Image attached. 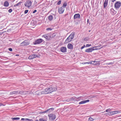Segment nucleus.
Instances as JSON below:
<instances>
[{
	"label": "nucleus",
	"mask_w": 121,
	"mask_h": 121,
	"mask_svg": "<svg viewBox=\"0 0 121 121\" xmlns=\"http://www.w3.org/2000/svg\"><path fill=\"white\" fill-rule=\"evenodd\" d=\"M24 121H32V120L26 118L25 119Z\"/></svg>",
	"instance_id": "7c9ffc66"
},
{
	"label": "nucleus",
	"mask_w": 121,
	"mask_h": 121,
	"mask_svg": "<svg viewBox=\"0 0 121 121\" xmlns=\"http://www.w3.org/2000/svg\"><path fill=\"white\" fill-rule=\"evenodd\" d=\"M111 11H114V10L113 9H111Z\"/></svg>",
	"instance_id": "603ef678"
},
{
	"label": "nucleus",
	"mask_w": 121,
	"mask_h": 121,
	"mask_svg": "<svg viewBox=\"0 0 121 121\" xmlns=\"http://www.w3.org/2000/svg\"><path fill=\"white\" fill-rule=\"evenodd\" d=\"M2 105V104H1L0 103V106H1Z\"/></svg>",
	"instance_id": "864d4df0"
},
{
	"label": "nucleus",
	"mask_w": 121,
	"mask_h": 121,
	"mask_svg": "<svg viewBox=\"0 0 121 121\" xmlns=\"http://www.w3.org/2000/svg\"><path fill=\"white\" fill-rule=\"evenodd\" d=\"M31 2L29 0L27 1L25 3L24 5L27 8H29L31 5Z\"/></svg>",
	"instance_id": "423d86ee"
},
{
	"label": "nucleus",
	"mask_w": 121,
	"mask_h": 121,
	"mask_svg": "<svg viewBox=\"0 0 121 121\" xmlns=\"http://www.w3.org/2000/svg\"><path fill=\"white\" fill-rule=\"evenodd\" d=\"M37 56L35 54H33L31 55L30 56L28 57V58L30 59H32L34 58H35L37 57Z\"/></svg>",
	"instance_id": "f8f14e48"
},
{
	"label": "nucleus",
	"mask_w": 121,
	"mask_h": 121,
	"mask_svg": "<svg viewBox=\"0 0 121 121\" xmlns=\"http://www.w3.org/2000/svg\"><path fill=\"white\" fill-rule=\"evenodd\" d=\"M49 117V119L51 120H53L56 118V116L55 115L53 114H50L48 115Z\"/></svg>",
	"instance_id": "9b49d317"
},
{
	"label": "nucleus",
	"mask_w": 121,
	"mask_h": 121,
	"mask_svg": "<svg viewBox=\"0 0 121 121\" xmlns=\"http://www.w3.org/2000/svg\"><path fill=\"white\" fill-rule=\"evenodd\" d=\"M102 47H101V46H100V47H97V48H100L99 49H100V48H102Z\"/></svg>",
	"instance_id": "09e8293b"
},
{
	"label": "nucleus",
	"mask_w": 121,
	"mask_h": 121,
	"mask_svg": "<svg viewBox=\"0 0 121 121\" xmlns=\"http://www.w3.org/2000/svg\"><path fill=\"white\" fill-rule=\"evenodd\" d=\"M9 3L8 1H6L4 2V6L5 7H6L8 6H9Z\"/></svg>",
	"instance_id": "4be33fe9"
},
{
	"label": "nucleus",
	"mask_w": 121,
	"mask_h": 121,
	"mask_svg": "<svg viewBox=\"0 0 121 121\" xmlns=\"http://www.w3.org/2000/svg\"><path fill=\"white\" fill-rule=\"evenodd\" d=\"M111 111V109L110 108H109L108 109H107L106 110V112H109V111Z\"/></svg>",
	"instance_id": "f704fd0d"
},
{
	"label": "nucleus",
	"mask_w": 121,
	"mask_h": 121,
	"mask_svg": "<svg viewBox=\"0 0 121 121\" xmlns=\"http://www.w3.org/2000/svg\"><path fill=\"white\" fill-rule=\"evenodd\" d=\"M89 101V99H87L86 100H84L80 102L79 104H84L86 103L87 102H88Z\"/></svg>",
	"instance_id": "4468645a"
},
{
	"label": "nucleus",
	"mask_w": 121,
	"mask_h": 121,
	"mask_svg": "<svg viewBox=\"0 0 121 121\" xmlns=\"http://www.w3.org/2000/svg\"><path fill=\"white\" fill-rule=\"evenodd\" d=\"M94 120V119L92 117H90L89 118V120L90 121H92Z\"/></svg>",
	"instance_id": "473e14b6"
},
{
	"label": "nucleus",
	"mask_w": 121,
	"mask_h": 121,
	"mask_svg": "<svg viewBox=\"0 0 121 121\" xmlns=\"http://www.w3.org/2000/svg\"><path fill=\"white\" fill-rule=\"evenodd\" d=\"M80 15L79 13L76 14L74 16V19H75L76 18H80Z\"/></svg>",
	"instance_id": "2eb2a0df"
},
{
	"label": "nucleus",
	"mask_w": 121,
	"mask_h": 121,
	"mask_svg": "<svg viewBox=\"0 0 121 121\" xmlns=\"http://www.w3.org/2000/svg\"><path fill=\"white\" fill-rule=\"evenodd\" d=\"M52 29L51 28H47L46 29V30H52Z\"/></svg>",
	"instance_id": "c9c22d12"
},
{
	"label": "nucleus",
	"mask_w": 121,
	"mask_h": 121,
	"mask_svg": "<svg viewBox=\"0 0 121 121\" xmlns=\"http://www.w3.org/2000/svg\"><path fill=\"white\" fill-rule=\"evenodd\" d=\"M39 121H47V120L43 118H40L39 119Z\"/></svg>",
	"instance_id": "c756f323"
},
{
	"label": "nucleus",
	"mask_w": 121,
	"mask_h": 121,
	"mask_svg": "<svg viewBox=\"0 0 121 121\" xmlns=\"http://www.w3.org/2000/svg\"><path fill=\"white\" fill-rule=\"evenodd\" d=\"M85 47V45H84L83 46H82L81 48V49H83V48Z\"/></svg>",
	"instance_id": "c03bdc74"
},
{
	"label": "nucleus",
	"mask_w": 121,
	"mask_h": 121,
	"mask_svg": "<svg viewBox=\"0 0 121 121\" xmlns=\"http://www.w3.org/2000/svg\"><path fill=\"white\" fill-rule=\"evenodd\" d=\"M25 119H24V118H22L21 119V120L22 121L24 120H24Z\"/></svg>",
	"instance_id": "8fccbe9b"
},
{
	"label": "nucleus",
	"mask_w": 121,
	"mask_h": 121,
	"mask_svg": "<svg viewBox=\"0 0 121 121\" xmlns=\"http://www.w3.org/2000/svg\"><path fill=\"white\" fill-rule=\"evenodd\" d=\"M60 0H59L57 3V4L58 5H60Z\"/></svg>",
	"instance_id": "a19ab883"
},
{
	"label": "nucleus",
	"mask_w": 121,
	"mask_h": 121,
	"mask_svg": "<svg viewBox=\"0 0 121 121\" xmlns=\"http://www.w3.org/2000/svg\"><path fill=\"white\" fill-rule=\"evenodd\" d=\"M48 35H43V37H44L47 39H49Z\"/></svg>",
	"instance_id": "b1692460"
},
{
	"label": "nucleus",
	"mask_w": 121,
	"mask_h": 121,
	"mask_svg": "<svg viewBox=\"0 0 121 121\" xmlns=\"http://www.w3.org/2000/svg\"><path fill=\"white\" fill-rule=\"evenodd\" d=\"M21 2H19L17 4H15L14 5V6L15 7H16V6H19L21 5Z\"/></svg>",
	"instance_id": "cd10ccee"
},
{
	"label": "nucleus",
	"mask_w": 121,
	"mask_h": 121,
	"mask_svg": "<svg viewBox=\"0 0 121 121\" xmlns=\"http://www.w3.org/2000/svg\"><path fill=\"white\" fill-rule=\"evenodd\" d=\"M29 91V92H28V94H33V92L32 91Z\"/></svg>",
	"instance_id": "ea45409f"
},
{
	"label": "nucleus",
	"mask_w": 121,
	"mask_h": 121,
	"mask_svg": "<svg viewBox=\"0 0 121 121\" xmlns=\"http://www.w3.org/2000/svg\"><path fill=\"white\" fill-rule=\"evenodd\" d=\"M92 48H91L88 49H86L85 50V51L86 52H91L92 51Z\"/></svg>",
	"instance_id": "a211bd4d"
},
{
	"label": "nucleus",
	"mask_w": 121,
	"mask_h": 121,
	"mask_svg": "<svg viewBox=\"0 0 121 121\" xmlns=\"http://www.w3.org/2000/svg\"><path fill=\"white\" fill-rule=\"evenodd\" d=\"M74 35V33H72L66 40L65 42L67 43L71 42L73 38Z\"/></svg>",
	"instance_id": "f03ea898"
},
{
	"label": "nucleus",
	"mask_w": 121,
	"mask_h": 121,
	"mask_svg": "<svg viewBox=\"0 0 121 121\" xmlns=\"http://www.w3.org/2000/svg\"><path fill=\"white\" fill-rule=\"evenodd\" d=\"M12 10L11 9H10L8 11L9 13H11L12 11Z\"/></svg>",
	"instance_id": "4c0bfd02"
},
{
	"label": "nucleus",
	"mask_w": 121,
	"mask_h": 121,
	"mask_svg": "<svg viewBox=\"0 0 121 121\" xmlns=\"http://www.w3.org/2000/svg\"><path fill=\"white\" fill-rule=\"evenodd\" d=\"M35 121H39L38 120H35Z\"/></svg>",
	"instance_id": "5fc2aeb1"
},
{
	"label": "nucleus",
	"mask_w": 121,
	"mask_h": 121,
	"mask_svg": "<svg viewBox=\"0 0 121 121\" xmlns=\"http://www.w3.org/2000/svg\"><path fill=\"white\" fill-rule=\"evenodd\" d=\"M18 94V92L17 91H14L12 92H11L10 93V95L15 94L17 95Z\"/></svg>",
	"instance_id": "aec40b11"
},
{
	"label": "nucleus",
	"mask_w": 121,
	"mask_h": 121,
	"mask_svg": "<svg viewBox=\"0 0 121 121\" xmlns=\"http://www.w3.org/2000/svg\"><path fill=\"white\" fill-rule=\"evenodd\" d=\"M58 11L59 13H60V7L59 6L58 7Z\"/></svg>",
	"instance_id": "72a5a7b5"
},
{
	"label": "nucleus",
	"mask_w": 121,
	"mask_h": 121,
	"mask_svg": "<svg viewBox=\"0 0 121 121\" xmlns=\"http://www.w3.org/2000/svg\"><path fill=\"white\" fill-rule=\"evenodd\" d=\"M99 64V62L98 63H96L95 64H94V65H98V64Z\"/></svg>",
	"instance_id": "a18cd8bd"
},
{
	"label": "nucleus",
	"mask_w": 121,
	"mask_h": 121,
	"mask_svg": "<svg viewBox=\"0 0 121 121\" xmlns=\"http://www.w3.org/2000/svg\"><path fill=\"white\" fill-rule=\"evenodd\" d=\"M82 97V96H80L76 97H73L70 98V100L72 101H78L81 100H82V99L81 98Z\"/></svg>",
	"instance_id": "7ed1b4c3"
},
{
	"label": "nucleus",
	"mask_w": 121,
	"mask_h": 121,
	"mask_svg": "<svg viewBox=\"0 0 121 121\" xmlns=\"http://www.w3.org/2000/svg\"><path fill=\"white\" fill-rule=\"evenodd\" d=\"M52 35H53V36H55V34L54 33Z\"/></svg>",
	"instance_id": "3c124183"
},
{
	"label": "nucleus",
	"mask_w": 121,
	"mask_h": 121,
	"mask_svg": "<svg viewBox=\"0 0 121 121\" xmlns=\"http://www.w3.org/2000/svg\"><path fill=\"white\" fill-rule=\"evenodd\" d=\"M67 48L66 47H62L61 48V51L63 53L66 52Z\"/></svg>",
	"instance_id": "dca6fc26"
},
{
	"label": "nucleus",
	"mask_w": 121,
	"mask_h": 121,
	"mask_svg": "<svg viewBox=\"0 0 121 121\" xmlns=\"http://www.w3.org/2000/svg\"><path fill=\"white\" fill-rule=\"evenodd\" d=\"M107 114H108V115L109 116H111V115H114L113 112V111L109 112L107 113Z\"/></svg>",
	"instance_id": "a878e982"
},
{
	"label": "nucleus",
	"mask_w": 121,
	"mask_h": 121,
	"mask_svg": "<svg viewBox=\"0 0 121 121\" xmlns=\"http://www.w3.org/2000/svg\"><path fill=\"white\" fill-rule=\"evenodd\" d=\"M36 12H37V10H35L32 13H35Z\"/></svg>",
	"instance_id": "37998d69"
},
{
	"label": "nucleus",
	"mask_w": 121,
	"mask_h": 121,
	"mask_svg": "<svg viewBox=\"0 0 121 121\" xmlns=\"http://www.w3.org/2000/svg\"><path fill=\"white\" fill-rule=\"evenodd\" d=\"M30 44L29 42L27 40H25L22 42L20 44V46H24L29 45Z\"/></svg>",
	"instance_id": "20e7f679"
},
{
	"label": "nucleus",
	"mask_w": 121,
	"mask_h": 121,
	"mask_svg": "<svg viewBox=\"0 0 121 121\" xmlns=\"http://www.w3.org/2000/svg\"><path fill=\"white\" fill-rule=\"evenodd\" d=\"M108 1V0H105L104 4V8H105L107 5Z\"/></svg>",
	"instance_id": "6ab92c4d"
},
{
	"label": "nucleus",
	"mask_w": 121,
	"mask_h": 121,
	"mask_svg": "<svg viewBox=\"0 0 121 121\" xmlns=\"http://www.w3.org/2000/svg\"><path fill=\"white\" fill-rule=\"evenodd\" d=\"M97 62L96 61H89L87 62V64H93L95 62Z\"/></svg>",
	"instance_id": "412c9836"
},
{
	"label": "nucleus",
	"mask_w": 121,
	"mask_h": 121,
	"mask_svg": "<svg viewBox=\"0 0 121 121\" xmlns=\"http://www.w3.org/2000/svg\"><path fill=\"white\" fill-rule=\"evenodd\" d=\"M121 6V2L120 1L117 2L115 4L114 7L116 9H119Z\"/></svg>",
	"instance_id": "0eeeda50"
},
{
	"label": "nucleus",
	"mask_w": 121,
	"mask_h": 121,
	"mask_svg": "<svg viewBox=\"0 0 121 121\" xmlns=\"http://www.w3.org/2000/svg\"><path fill=\"white\" fill-rule=\"evenodd\" d=\"M53 19V17L52 15H50L48 16V19L49 21H52Z\"/></svg>",
	"instance_id": "393cba45"
},
{
	"label": "nucleus",
	"mask_w": 121,
	"mask_h": 121,
	"mask_svg": "<svg viewBox=\"0 0 121 121\" xmlns=\"http://www.w3.org/2000/svg\"><path fill=\"white\" fill-rule=\"evenodd\" d=\"M28 10H26L25 11L24 13L25 14H26L27 13Z\"/></svg>",
	"instance_id": "58836bf2"
},
{
	"label": "nucleus",
	"mask_w": 121,
	"mask_h": 121,
	"mask_svg": "<svg viewBox=\"0 0 121 121\" xmlns=\"http://www.w3.org/2000/svg\"><path fill=\"white\" fill-rule=\"evenodd\" d=\"M82 64H87V62H83L82 63Z\"/></svg>",
	"instance_id": "de8ad7c7"
},
{
	"label": "nucleus",
	"mask_w": 121,
	"mask_h": 121,
	"mask_svg": "<svg viewBox=\"0 0 121 121\" xmlns=\"http://www.w3.org/2000/svg\"><path fill=\"white\" fill-rule=\"evenodd\" d=\"M35 95H40L42 94H44L43 93V91L41 90H39L35 92Z\"/></svg>",
	"instance_id": "1a4fd4ad"
},
{
	"label": "nucleus",
	"mask_w": 121,
	"mask_h": 121,
	"mask_svg": "<svg viewBox=\"0 0 121 121\" xmlns=\"http://www.w3.org/2000/svg\"><path fill=\"white\" fill-rule=\"evenodd\" d=\"M67 47L69 49H73V46L72 44L69 43L68 44Z\"/></svg>",
	"instance_id": "ddd939ff"
},
{
	"label": "nucleus",
	"mask_w": 121,
	"mask_h": 121,
	"mask_svg": "<svg viewBox=\"0 0 121 121\" xmlns=\"http://www.w3.org/2000/svg\"><path fill=\"white\" fill-rule=\"evenodd\" d=\"M113 112L114 115L117 113H120L121 112V111H115Z\"/></svg>",
	"instance_id": "5701e85b"
},
{
	"label": "nucleus",
	"mask_w": 121,
	"mask_h": 121,
	"mask_svg": "<svg viewBox=\"0 0 121 121\" xmlns=\"http://www.w3.org/2000/svg\"><path fill=\"white\" fill-rule=\"evenodd\" d=\"M91 46V44H87L86 45V47H90Z\"/></svg>",
	"instance_id": "e433bc0d"
},
{
	"label": "nucleus",
	"mask_w": 121,
	"mask_h": 121,
	"mask_svg": "<svg viewBox=\"0 0 121 121\" xmlns=\"http://www.w3.org/2000/svg\"><path fill=\"white\" fill-rule=\"evenodd\" d=\"M18 94L19 95H26L28 94V92L29 91H17Z\"/></svg>",
	"instance_id": "39448f33"
},
{
	"label": "nucleus",
	"mask_w": 121,
	"mask_h": 121,
	"mask_svg": "<svg viewBox=\"0 0 121 121\" xmlns=\"http://www.w3.org/2000/svg\"><path fill=\"white\" fill-rule=\"evenodd\" d=\"M101 46V45H100L98 46H95L93 47H92L91 48H92V51H93L94 50H98L100 48H97L98 47H100V46Z\"/></svg>",
	"instance_id": "f3484780"
},
{
	"label": "nucleus",
	"mask_w": 121,
	"mask_h": 121,
	"mask_svg": "<svg viewBox=\"0 0 121 121\" xmlns=\"http://www.w3.org/2000/svg\"><path fill=\"white\" fill-rule=\"evenodd\" d=\"M56 88L55 87H51L46 88L43 90V93L45 94L50 93L56 91Z\"/></svg>",
	"instance_id": "f257e3e1"
},
{
	"label": "nucleus",
	"mask_w": 121,
	"mask_h": 121,
	"mask_svg": "<svg viewBox=\"0 0 121 121\" xmlns=\"http://www.w3.org/2000/svg\"><path fill=\"white\" fill-rule=\"evenodd\" d=\"M94 97H95L93 96L92 97L93 98Z\"/></svg>",
	"instance_id": "6e6d98bb"
},
{
	"label": "nucleus",
	"mask_w": 121,
	"mask_h": 121,
	"mask_svg": "<svg viewBox=\"0 0 121 121\" xmlns=\"http://www.w3.org/2000/svg\"><path fill=\"white\" fill-rule=\"evenodd\" d=\"M48 112L49 111V112H50L54 110V108H50L48 109Z\"/></svg>",
	"instance_id": "2f4dec72"
},
{
	"label": "nucleus",
	"mask_w": 121,
	"mask_h": 121,
	"mask_svg": "<svg viewBox=\"0 0 121 121\" xmlns=\"http://www.w3.org/2000/svg\"><path fill=\"white\" fill-rule=\"evenodd\" d=\"M67 5V4L66 2H65L63 4L62 7H61V12L63 13L65 10V9Z\"/></svg>",
	"instance_id": "9d476101"
},
{
	"label": "nucleus",
	"mask_w": 121,
	"mask_h": 121,
	"mask_svg": "<svg viewBox=\"0 0 121 121\" xmlns=\"http://www.w3.org/2000/svg\"><path fill=\"white\" fill-rule=\"evenodd\" d=\"M43 41H44V40L43 39H39L36 40L35 42L34 43V44L35 45L39 44L43 42Z\"/></svg>",
	"instance_id": "6e6552de"
},
{
	"label": "nucleus",
	"mask_w": 121,
	"mask_h": 121,
	"mask_svg": "<svg viewBox=\"0 0 121 121\" xmlns=\"http://www.w3.org/2000/svg\"><path fill=\"white\" fill-rule=\"evenodd\" d=\"M8 49L9 51H12V49L11 48H9Z\"/></svg>",
	"instance_id": "79ce46f5"
},
{
	"label": "nucleus",
	"mask_w": 121,
	"mask_h": 121,
	"mask_svg": "<svg viewBox=\"0 0 121 121\" xmlns=\"http://www.w3.org/2000/svg\"><path fill=\"white\" fill-rule=\"evenodd\" d=\"M12 119L13 120H17L20 119V118L19 117H14L12 118Z\"/></svg>",
	"instance_id": "bb28decb"
},
{
	"label": "nucleus",
	"mask_w": 121,
	"mask_h": 121,
	"mask_svg": "<svg viewBox=\"0 0 121 121\" xmlns=\"http://www.w3.org/2000/svg\"><path fill=\"white\" fill-rule=\"evenodd\" d=\"M48 110H46L44 111L40 112V114H42L48 112Z\"/></svg>",
	"instance_id": "c85d7f7f"
},
{
	"label": "nucleus",
	"mask_w": 121,
	"mask_h": 121,
	"mask_svg": "<svg viewBox=\"0 0 121 121\" xmlns=\"http://www.w3.org/2000/svg\"><path fill=\"white\" fill-rule=\"evenodd\" d=\"M39 0H35V3L36 4L37 3V1Z\"/></svg>",
	"instance_id": "49530a36"
}]
</instances>
